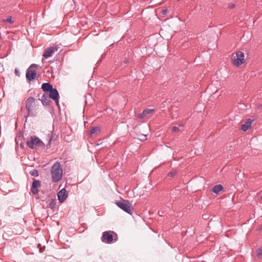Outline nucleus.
Returning <instances> with one entry per match:
<instances>
[{"label": "nucleus", "mask_w": 262, "mask_h": 262, "mask_svg": "<svg viewBox=\"0 0 262 262\" xmlns=\"http://www.w3.org/2000/svg\"><path fill=\"white\" fill-rule=\"evenodd\" d=\"M257 256L259 257L262 256V247H259L256 251Z\"/></svg>", "instance_id": "obj_23"}, {"label": "nucleus", "mask_w": 262, "mask_h": 262, "mask_svg": "<svg viewBox=\"0 0 262 262\" xmlns=\"http://www.w3.org/2000/svg\"><path fill=\"white\" fill-rule=\"evenodd\" d=\"M49 98L53 100H57V98H59V94L57 90L55 88L52 89L48 93Z\"/></svg>", "instance_id": "obj_11"}, {"label": "nucleus", "mask_w": 262, "mask_h": 262, "mask_svg": "<svg viewBox=\"0 0 262 262\" xmlns=\"http://www.w3.org/2000/svg\"><path fill=\"white\" fill-rule=\"evenodd\" d=\"M14 210V209L12 207L8 208L5 211V215L10 216Z\"/></svg>", "instance_id": "obj_20"}, {"label": "nucleus", "mask_w": 262, "mask_h": 262, "mask_svg": "<svg viewBox=\"0 0 262 262\" xmlns=\"http://www.w3.org/2000/svg\"><path fill=\"white\" fill-rule=\"evenodd\" d=\"M26 144L32 149L37 148H45L44 143L35 136L31 137L30 139L27 140Z\"/></svg>", "instance_id": "obj_3"}, {"label": "nucleus", "mask_w": 262, "mask_h": 262, "mask_svg": "<svg viewBox=\"0 0 262 262\" xmlns=\"http://www.w3.org/2000/svg\"><path fill=\"white\" fill-rule=\"evenodd\" d=\"M100 129L99 127L93 126L90 130V134L92 135L95 133H100Z\"/></svg>", "instance_id": "obj_19"}, {"label": "nucleus", "mask_w": 262, "mask_h": 262, "mask_svg": "<svg viewBox=\"0 0 262 262\" xmlns=\"http://www.w3.org/2000/svg\"><path fill=\"white\" fill-rule=\"evenodd\" d=\"M50 99L48 94H43L41 97V99H38V100L41 101L43 106H46L50 105L52 103Z\"/></svg>", "instance_id": "obj_10"}, {"label": "nucleus", "mask_w": 262, "mask_h": 262, "mask_svg": "<svg viewBox=\"0 0 262 262\" xmlns=\"http://www.w3.org/2000/svg\"><path fill=\"white\" fill-rule=\"evenodd\" d=\"M252 122L253 120L250 118L247 119L245 123L244 124H242L241 129L244 132H246V130H247L250 127H251Z\"/></svg>", "instance_id": "obj_13"}, {"label": "nucleus", "mask_w": 262, "mask_h": 262, "mask_svg": "<svg viewBox=\"0 0 262 262\" xmlns=\"http://www.w3.org/2000/svg\"><path fill=\"white\" fill-rule=\"evenodd\" d=\"M29 173L32 176L35 177H37L39 174L38 171L37 169H33L32 171L29 172Z\"/></svg>", "instance_id": "obj_21"}, {"label": "nucleus", "mask_w": 262, "mask_h": 262, "mask_svg": "<svg viewBox=\"0 0 262 262\" xmlns=\"http://www.w3.org/2000/svg\"><path fill=\"white\" fill-rule=\"evenodd\" d=\"M20 147L21 148H24V145L23 143H20Z\"/></svg>", "instance_id": "obj_31"}, {"label": "nucleus", "mask_w": 262, "mask_h": 262, "mask_svg": "<svg viewBox=\"0 0 262 262\" xmlns=\"http://www.w3.org/2000/svg\"><path fill=\"white\" fill-rule=\"evenodd\" d=\"M38 68V65L33 63L27 69L26 77L28 81H31L34 80L36 76L37 69Z\"/></svg>", "instance_id": "obj_6"}, {"label": "nucleus", "mask_w": 262, "mask_h": 262, "mask_svg": "<svg viewBox=\"0 0 262 262\" xmlns=\"http://www.w3.org/2000/svg\"><path fill=\"white\" fill-rule=\"evenodd\" d=\"M48 207L50 208L53 211L56 209V201L55 199H50L47 201Z\"/></svg>", "instance_id": "obj_12"}, {"label": "nucleus", "mask_w": 262, "mask_h": 262, "mask_svg": "<svg viewBox=\"0 0 262 262\" xmlns=\"http://www.w3.org/2000/svg\"><path fill=\"white\" fill-rule=\"evenodd\" d=\"M168 12V10H167L166 9H162L161 10L160 13L161 14V16L164 17V16H165L167 14Z\"/></svg>", "instance_id": "obj_22"}, {"label": "nucleus", "mask_w": 262, "mask_h": 262, "mask_svg": "<svg viewBox=\"0 0 262 262\" xmlns=\"http://www.w3.org/2000/svg\"><path fill=\"white\" fill-rule=\"evenodd\" d=\"M115 204L124 212L129 214H132L134 208L129 201L122 199L121 201H116Z\"/></svg>", "instance_id": "obj_4"}, {"label": "nucleus", "mask_w": 262, "mask_h": 262, "mask_svg": "<svg viewBox=\"0 0 262 262\" xmlns=\"http://www.w3.org/2000/svg\"><path fill=\"white\" fill-rule=\"evenodd\" d=\"M62 168L61 167L60 163L56 162L51 167V175L52 181L54 182H58L62 177Z\"/></svg>", "instance_id": "obj_1"}, {"label": "nucleus", "mask_w": 262, "mask_h": 262, "mask_svg": "<svg viewBox=\"0 0 262 262\" xmlns=\"http://www.w3.org/2000/svg\"><path fill=\"white\" fill-rule=\"evenodd\" d=\"M179 127L177 126H173L171 129L172 132H176L179 131Z\"/></svg>", "instance_id": "obj_26"}, {"label": "nucleus", "mask_w": 262, "mask_h": 262, "mask_svg": "<svg viewBox=\"0 0 262 262\" xmlns=\"http://www.w3.org/2000/svg\"><path fill=\"white\" fill-rule=\"evenodd\" d=\"M235 7V4L233 3H231L228 5V8L229 9H233Z\"/></svg>", "instance_id": "obj_27"}, {"label": "nucleus", "mask_w": 262, "mask_h": 262, "mask_svg": "<svg viewBox=\"0 0 262 262\" xmlns=\"http://www.w3.org/2000/svg\"><path fill=\"white\" fill-rule=\"evenodd\" d=\"M101 241L106 244H112L113 241L116 242L117 239V234L114 231L109 230L102 233Z\"/></svg>", "instance_id": "obj_5"}, {"label": "nucleus", "mask_w": 262, "mask_h": 262, "mask_svg": "<svg viewBox=\"0 0 262 262\" xmlns=\"http://www.w3.org/2000/svg\"><path fill=\"white\" fill-rule=\"evenodd\" d=\"M158 214L160 216H162V215L161 214V213H160V212H158Z\"/></svg>", "instance_id": "obj_34"}, {"label": "nucleus", "mask_w": 262, "mask_h": 262, "mask_svg": "<svg viewBox=\"0 0 262 262\" xmlns=\"http://www.w3.org/2000/svg\"><path fill=\"white\" fill-rule=\"evenodd\" d=\"M154 109L146 108L143 110L142 113L140 114L138 117L143 118L154 112Z\"/></svg>", "instance_id": "obj_15"}, {"label": "nucleus", "mask_w": 262, "mask_h": 262, "mask_svg": "<svg viewBox=\"0 0 262 262\" xmlns=\"http://www.w3.org/2000/svg\"><path fill=\"white\" fill-rule=\"evenodd\" d=\"M37 100L32 97L27 98L26 101V108L27 110V114L25 116L26 121H27V117L31 115L35 116L36 112L35 111V102Z\"/></svg>", "instance_id": "obj_2"}, {"label": "nucleus", "mask_w": 262, "mask_h": 262, "mask_svg": "<svg viewBox=\"0 0 262 262\" xmlns=\"http://www.w3.org/2000/svg\"><path fill=\"white\" fill-rule=\"evenodd\" d=\"M56 51H57V48L56 47H49L44 50L43 56L46 58H49Z\"/></svg>", "instance_id": "obj_8"}, {"label": "nucleus", "mask_w": 262, "mask_h": 262, "mask_svg": "<svg viewBox=\"0 0 262 262\" xmlns=\"http://www.w3.org/2000/svg\"><path fill=\"white\" fill-rule=\"evenodd\" d=\"M59 98H57V100H54V101L55 102L56 105L59 108L60 106H59Z\"/></svg>", "instance_id": "obj_30"}, {"label": "nucleus", "mask_w": 262, "mask_h": 262, "mask_svg": "<svg viewBox=\"0 0 262 262\" xmlns=\"http://www.w3.org/2000/svg\"><path fill=\"white\" fill-rule=\"evenodd\" d=\"M146 139V136H144V138L143 139H142V140H144Z\"/></svg>", "instance_id": "obj_33"}, {"label": "nucleus", "mask_w": 262, "mask_h": 262, "mask_svg": "<svg viewBox=\"0 0 262 262\" xmlns=\"http://www.w3.org/2000/svg\"><path fill=\"white\" fill-rule=\"evenodd\" d=\"M15 74L17 76H18V77L20 76V74L17 69H15Z\"/></svg>", "instance_id": "obj_28"}, {"label": "nucleus", "mask_w": 262, "mask_h": 262, "mask_svg": "<svg viewBox=\"0 0 262 262\" xmlns=\"http://www.w3.org/2000/svg\"><path fill=\"white\" fill-rule=\"evenodd\" d=\"M68 193L65 188L61 189L57 194L58 199L60 203H63L67 198Z\"/></svg>", "instance_id": "obj_9"}, {"label": "nucleus", "mask_w": 262, "mask_h": 262, "mask_svg": "<svg viewBox=\"0 0 262 262\" xmlns=\"http://www.w3.org/2000/svg\"><path fill=\"white\" fill-rule=\"evenodd\" d=\"M223 189V186L221 185H216L212 188V192L216 194H219L220 191Z\"/></svg>", "instance_id": "obj_17"}, {"label": "nucleus", "mask_w": 262, "mask_h": 262, "mask_svg": "<svg viewBox=\"0 0 262 262\" xmlns=\"http://www.w3.org/2000/svg\"><path fill=\"white\" fill-rule=\"evenodd\" d=\"M40 186V181L33 179L31 191L33 194H36L38 192V188Z\"/></svg>", "instance_id": "obj_7"}, {"label": "nucleus", "mask_w": 262, "mask_h": 262, "mask_svg": "<svg viewBox=\"0 0 262 262\" xmlns=\"http://www.w3.org/2000/svg\"><path fill=\"white\" fill-rule=\"evenodd\" d=\"M177 173V171L176 170H173L168 173V176L170 177H174Z\"/></svg>", "instance_id": "obj_24"}, {"label": "nucleus", "mask_w": 262, "mask_h": 262, "mask_svg": "<svg viewBox=\"0 0 262 262\" xmlns=\"http://www.w3.org/2000/svg\"><path fill=\"white\" fill-rule=\"evenodd\" d=\"M235 57L238 58L239 59H241V60L245 62V60L244 59V54L243 52L241 51H238L236 53V56H235Z\"/></svg>", "instance_id": "obj_18"}, {"label": "nucleus", "mask_w": 262, "mask_h": 262, "mask_svg": "<svg viewBox=\"0 0 262 262\" xmlns=\"http://www.w3.org/2000/svg\"><path fill=\"white\" fill-rule=\"evenodd\" d=\"M5 22H7V23H10L11 24H12L14 23V21L12 19V17L11 16H9V17H8L5 20Z\"/></svg>", "instance_id": "obj_25"}, {"label": "nucleus", "mask_w": 262, "mask_h": 262, "mask_svg": "<svg viewBox=\"0 0 262 262\" xmlns=\"http://www.w3.org/2000/svg\"><path fill=\"white\" fill-rule=\"evenodd\" d=\"M259 230H262V224L259 226Z\"/></svg>", "instance_id": "obj_32"}, {"label": "nucleus", "mask_w": 262, "mask_h": 262, "mask_svg": "<svg viewBox=\"0 0 262 262\" xmlns=\"http://www.w3.org/2000/svg\"><path fill=\"white\" fill-rule=\"evenodd\" d=\"M49 137L50 138L49 141V144H50L51 143V141L53 140V135L49 134Z\"/></svg>", "instance_id": "obj_29"}, {"label": "nucleus", "mask_w": 262, "mask_h": 262, "mask_svg": "<svg viewBox=\"0 0 262 262\" xmlns=\"http://www.w3.org/2000/svg\"><path fill=\"white\" fill-rule=\"evenodd\" d=\"M41 89L45 92V94H48L52 89H53V87L50 83L46 82L42 84Z\"/></svg>", "instance_id": "obj_14"}, {"label": "nucleus", "mask_w": 262, "mask_h": 262, "mask_svg": "<svg viewBox=\"0 0 262 262\" xmlns=\"http://www.w3.org/2000/svg\"><path fill=\"white\" fill-rule=\"evenodd\" d=\"M232 63L236 67H239V66L242 65L244 63V62H243L241 60V59L235 57V56H234L233 58L232 59Z\"/></svg>", "instance_id": "obj_16"}, {"label": "nucleus", "mask_w": 262, "mask_h": 262, "mask_svg": "<svg viewBox=\"0 0 262 262\" xmlns=\"http://www.w3.org/2000/svg\"><path fill=\"white\" fill-rule=\"evenodd\" d=\"M40 244H38V245H37L38 248H39V247H40Z\"/></svg>", "instance_id": "obj_35"}]
</instances>
